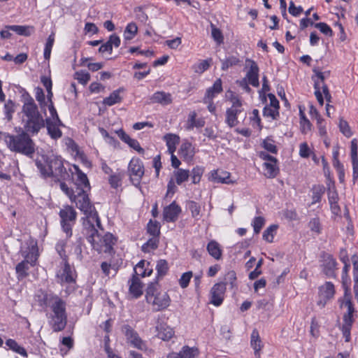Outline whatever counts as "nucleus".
<instances>
[{
	"label": "nucleus",
	"instance_id": "ddd939ff",
	"mask_svg": "<svg viewBox=\"0 0 358 358\" xmlns=\"http://www.w3.org/2000/svg\"><path fill=\"white\" fill-rule=\"evenodd\" d=\"M123 334L125 335L127 342L134 347L143 350L145 348V343L139 337L138 333L134 331L129 325H124L122 328Z\"/></svg>",
	"mask_w": 358,
	"mask_h": 358
},
{
	"label": "nucleus",
	"instance_id": "a878e982",
	"mask_svg": "<svg viewBox=\"0 0 358 358\" xmlns=\"http://www.w3.org/2000/svg\"><path fill=\"white\" fill-rule=\"evenodd\" d=\"M124 89L120 87L117 90L113 91L109 96L106 97L103 103L106 106H111L115 103H119L122 101V97L120 96V93L123 92Z\"/></svg>",
	"mask_w": 358,
	"mask_h": 358
},
{
	"label": "nucleus",
	"instance_id": "39448f33",
	"mask_svg": "<svg viewBox=\"0 0 358 358\" xmlns=\"http://www.w3.org/2000/svg\"><path fill=\"white\" fill-rule=\"evenodd\" d=\"M36 165L45 178L52 177L60 180H65L69 176L60 157L52 155L48 157L44 162L36 159Z\"/></svg>",
	"mask_w": 358,
	"mask_h": 358
},
{
	"label": "nucleus",
	"instance_id": "2eb2a0df",
	"mask_svg": "<svg viewBox=\"0 0 358 358\" xmlns=\"http://www.w3.org/2000/svg\"><path fill=\"white\" fill-rule=\"evenodd\" d=\"M199 355V350L197 348H190L188 345H185L178 353H169L167 358H196Z\"/></svg>",
	"mask_w": 358,
	"mask_h": 358
},
{
	"label": "nucleus",
	"instance_id": "4468645a",
	"mask_svg": "<svg viewBox=\"0 0 358 358\" xmlns=\"http://www.w3.org/2000/svg\"><path fill=\"white\" fill-rule=\"evenodd\" d=\"M226 291V283L217 282L210 289V303L215 306L222 304Z\"/></svg>",
	"mask_w": 358,
	"mask_h": 358
},
{
	"label": "nucleus",
	"instance_id": "7ed1b4c3",
	"mask_svg": "<svg viewBox=\"0 0 358 358\" xmlns=\"http://www.w3.org/2000/svg\"><path fill=\"white\" fill-rule=\"evenodd\" d=\"M84 229L86 238L91 243L92 248L98 252L110 253L116 242L115 237L110 233L101 236L98 229L103 230L102 226L98 227L95 222H84Z\"/></svg>",
	"mask_w": 358,
	"mask_h": 358
},
{
	"label": "nucleus",
	"instance_id": "69168bd1",
	"mask_svg": "<svg viewBox=\"0 0 358 358\" xmlns=\"http://www.w3.org/2000/svg\"><path fill=\"white\" fill-rule=\"evenodd\" d=\"M263 147L265 150L271 153H276L278 150L277 147L273 143V141L269 138H267L263 141Z\"/></svg>",
	"mask_w": 358,
	"mask_h": 358
},
{
	"label": "nucleus",
	"instance_id": "bf43d9fd",
	"mask_svg": "<svg viewBox=\"0 0 358 358\" xmlns=\"http://www.w3.org/2000/svg\"><path fill=\"white\" fill-rule=\"evenodd\" d=\"M264 223H265V220L264 219V217H256L253 222H252V226H253V228H254V232L256 234H258L262 227L264 225Z\"/></svg>",
	"mask_w": 358,
	"mask_h": 358
},
{
	"label": "nucleus",
	"instance_id": "9b49d317",
	"mask_svg": "<svg viewBox=\"0 0 358 358\" xmlns=\"http://www.w3.org/2000/svg\"><path fill=\"white\" fill-rule=\"evenodd\" d=\"M246 67L248 68L245 80H248L249 84L253 87H257L259 85V67L257 63L250 59L245 60Z\"/></svg>",
	"mask_w": 358,
	"mask_h": 358
},
{
	"label": "nucleus",
	"instance_id": "bb28decb",
	"mask_svg": "<svg viewBox=\"0 0 358 358\" xmlns=\"http://www.w3.org/2000/svg\"><path fill=\"white\" fill-rule=\"evenodd\" d=\"M336 266V262L331 255H327L324 259L323 264L324 273L328 277H335V268Z\"/></svg>",
	"mask_w": 358,
	"mask_h": 358
},
{
	"label": "nucleus",
	"instance_id": "b1692460",
	"mask_svg": "<svg viewBox=\"0 0 358 358\" xmlns=\"http://www.w3.org/2000/svg\"><path fill=\"white\" fill-rule=\"evenodd\" d=\"M74 169L76 171L77 179L73 187H80L81 188L90 189V185L87 175L80 170L78 166L74 165Z\"/></svg>",
	"mask_w": 358,
	"mask_h": 358
},
{
	"label": "nucleus",
	"instance_id": "1a4fd4ad",
	"mask_svg": "<svg viewBox=\"0 0 358 358\" xmlns=\"http://www.w3.org/2000/svg\"><path fill=\"white\" fill-rule=\"evenodd\" d=\"M341 308H346L347 312L343 317V322L353 323V313L355 312L354 305L351 300V295L346 289L342 298L338 299Z\"/></svg>",
	"mask_w": 358,
	"mask_h": 358
},
{
	"label": "nucleus",
	"instance_id": "6ab92c4d",
	"mask_svg": "<svg viewBox=\"0 0 358 358\" xmlns=\"http://www.w3.org/2000/svg\"><path fill=\"white\" fill-rule=\"evenodd\" d=\"M222 83L220 78L217 79L213 85L206 90V94L203 99V102H210L214 97L222 92Z\"/></svg>",
	"mask_w": 358,
	"mask_h": 358
},
{
	"label": "nucleus",
	"instance_id": "6e6552de",
	"mask_svg": "<svg viewBox=\"0 0 358 358\" xmlns=\"http://www.w3.org/2000/svg\"><path fill=\"white\" fill-rule=\"evenodd\" d=\"M128 172L132 184L136 187H138L141 180L144 175L143 162L138 158H133L129 164Z\"/></svg>",
	"mask_w": 358,
	"mask_h": 358
},
{
	"label": "nucleus",
	"instance_id": "c85d7f7f",
	"mask_svg": "<svg viewBox=\"0 0 358 358\" xmlns=\"http://www.w3.org/2000/svg\"><path fill=\"white\" fill-rule=\"evenodd\" d=\"M164 140L166 143L169 153L174 152L176 150V145L180 142V137L176 134H167L164 136Z\"/></svg>",
	"mask_w": 358,
	"mask_h": 358
},
{
	"label": "nucleus",
	"instance_id": "f3484780",
	"mask_svg": "<svg viewBox=\"0 0 358 358\" xmlns=\"http://www.w3.org/2000/svg\"><path fill=\"white\" fill-rule=\"evenodd\" d=\"M181 212L180 207L175 201L166 206L163 210V218L167 222H175Z\"/></svg>",
	"mask_w": 358,
	"mask_h": 358
},
{
	"label": "nucleus",
	"instance_id": "9d476101",
	"mask_svg": "<svg viewBox=\"0 0 358 358\" xmlns=\"http://www.w3.org/2000/svg\"><path fill=\"white\" fill-rule=\"evenodd\" d=\"M57 278L58 281L62 284L76 282V271L71 267L68 260L63 262V267L57 272Z\"/></svg>",
	"mask_w": 358,
	"mask_h": 358
},
{
	"label": "nucleus",
	"instance_id": "864d4df0",
	"mask_svg": "<svg viewBox=\"0 0 358 358\" xmlns=\"http://www.w3.org/2000/svg\"><path fill=\"white\" fill-rule=\"evenodd\" d=\"M156 269L157 271L158 275H164L169 270L167 262L164 259L159 260L157 263Z\"/></svg>",
	"mask_w": 358,
	"mask_h": 358
},
{
	"label": "nucleus",
	"instance_id": "4c0bfd02",
	"mask_svg": "<svg viewBox=\"0 0 358 358\" xmlns=\"http://www.w3.org/2000/svg\"><path fill=\"white\" fill-rule=\"evenodd\" d=\"M174 176L176 178V183L180 185L183 182H185L188 180L190 174L188 170H185L182 169H178L177 171L174 172Z\"/></svg>",
	"mask_w": 358,
	"mask_h": 358
},
{
	"label": "nucleus",
	"instance_id": "dca6fc26",
	"mask_svg": "<svg viewBox=\"0 0 358 358\" xmlns=\"http://www.w3.org/2000/svg\"><path fill=\"white\" fill-rule=\"evenodd\" d=\"M44 121L48 134L52 139L57 140L62 136V131L59 129V127L64 126L62 121H60V123H58L56 121H50V120L45 119Z\"/></svg>",
	"mask_w": 358,
	"mask_h": 358
},
{
	"label": "nucleus",
	"instance_id": "a18cd8bd",
	"mask_svg": "<svg viewBox=\"0 0 358 358\" xmlns=\"http://www.w3.org/2000/svg\"><path fill=\"white\" fill-rule=\"evenodd\" d=\"M83 241L82 238H79L73 245V255L76 256V258L78 261H82L83 259Z\"/></svg>",
	"mask_w": 358,
	"mask_h": 358
},
{
	"label": "nucleus",
	"instance_id": "3c124183",
	"mask_svg": "<svg viewBox=\"0 0 358 358\" xmlns=\"http://www.w3.org/2000/svg\"><path fill=\"white\" fill-rule=\"evenodd\" d=\"M279 108H273L266 106L263 110V115L264 117H271L272 120H276L279 117Z\"/></svg>",
	"mask_w": 358,
	"mask_h": 358
},
{
	"label": "nucleus",
	"instance_id": "8fccbe9b",
	"mask_svg": "<svg viewBox=\"0 0 358 358\" xmlns=\"http://www.w3.org/2000/svg\"><path fill=\"white\" fill-rule=\"evenodd\" d=\"M146 262L145 260H141L135 268V275H141L142 277L145 276H149L152 273V270H150L148 272L146 271V270H143L145 267Z\"/></svg>",
	"mask_w": 358,
	"mask_h": 358
},
{
	"label": "nucleus",
	"instance_id": "a19ab883",
	"mask_svg": "<svg viewBox=\"0 0 358 358\" xmlns=\"http://www.w3.org/2000/svg\"><path fill=\"white\" fill-rule=\"evenodd\" d=\"M8 29H11L12 31L16 32L17 34L21 36H29L31 35L30 29H33L32 27H26V26H20V25H11L7 26Z\"/></svg>",
	"mask_w": 358,
	"mask_h": 358
},
{
	"label": "nucleus",
	"instance_id": "20e7f679",
	"mask_svg": "<svg viewBox=\"0 0 358 358\" xmlns=\"http://www.w3.org/2000/svg\"><path fill=\"white\" fill-rule=\"evenodd\" d=\"M46 306H50L52 311L50 325L54 331H62L67 323V315L66 313V303L64 300L56 295L45 294L41 300Z\"/></svg>",
	"mask_w": 358,
	"mask_h": 358
},
{
	"label": "nucleus",
	"instance_id": "e433bc0d",
	"mask_svg": "<svg viewBox=\"0 0 358 358\" xmlns=\"http://www.w3.org/2000/svg\"><path fill=\"white\" fill-rule=\"evenodd\" d=\"M138 32V27L136 23L131 22L127 24L124 31V37L127 41L131 40Z\"/></svg>",
	"mask_w": 358,
	"mask_h": 358
},
{
	"label": "nucleus",
	"instance_id": "4d7b16f0",
	"mask_svg": "<svg viewBox=\"0 0 358 358\" xmlns=\"http://www.w3.org/2000/svg\"><path fill=\"white\" fill-rule=\"evenodd\" d=\"M75 78L77 79L80 83L86 85L90 79V75L89 73L84 71H77L75 73Z\"/></svg>",
	"mask_w": 358,
	"mask_h": 358
},
{
	"label": "nucleus",
	"instance_id": "5701e85b",
	"mask_svg": "<svg viewBox=\"0 0 358 358\" xmlns=\"http://www.w3.org/2000/svg\"><path fill=\"white\" fill-rule=\"evenodd\" d=\"M230 173L223 171H213L210 175V180L214 182L230 184L234 182L229 180Z\"/></svg>",
	"mask_w": 358,
	"mask_h": 358
},
{
	"label": "nucleus",
	"instance_id": "13d9d810",
	"mask_svg": "<svg viewBox=\"0 0 358 358\" xmlns=\"http://www.w3.org/2000/svg\"><path fill=\"white\" fill-rule=\"evenodd\" d=\"M36 99L38 102L41 108L46 104L45 96L43 90L40 87L35 88Z\"/></svg>",
	"mask_w": 358,
	"mask_h": 358
},
{
	"label": "nucleus",
	"instance_id": "052dcab7",
	"mask_svg": "<svg viewBox=\"0 0 358 358\" xmlns=\"http://www.w3.org/2000/svg\"><path fill=\"white\" fill-rule=\"evenodd\" d=\"M192 277V272L188 271L184 273L179 280V284L182 288H185L188 286L189 282Z\"/></svg>",
	"mask_w": 358,
	"mask_h": 358
},
{
	"label": "nucleus",
	"instance_id": "680f3d73",
	"mask_svg": "<svg viewBox=\"0 0 358 358\" xmlns=\"http://www.w3.org/2000/svg\"><path fill=\"white\" fill-rule=\"evenodd\" d=\"M315 27L320 29V31L327 36H332L333 31L331 27L324 22H319L315 24Z\"/></svg>",
	"mask_w": 358,
	"mask_h": 358
},
{
	"label": "nucleus",
	"instance_id": "ea45409f",
	"mask_svg": "<svg viewBox=\"0 0 358 358\" xmlns=\"http://www.w3.org/2000/svg\"><path fill=\"white\" fill-rule=\"evenodd\" d=\"M180 155L185 159H190L193 157L194 152L190 143H184L180 149Z\"/></svg>",
	"mask_w": 358,
	"mask_h": 358
},
{
	"label": "nucleus",
	"instance_id": "a211bd4d",
	"mask_svg": "<svg viewBox=\"0 0 358 358\" xmlns=\"http://www.w3.org/2000/svg\"><path fill=\"white\" fill-rule=\"evenodd\" d=\"M238 115H241L243 119H245L247 113L242 109L228 108L227 110L225 122L229 127L231 128L238 124Z\"/></svg>",
	"mask_w": 358,
	"mask_h": 358
},
{
	"label": "nucleus",
	"instance_id": "4be33fe9",
	"mask_svg": "<svg viewBox=\"0 0 358 358\" xmlns=\"http://www.w3.org/2000/svg\"><path fill=\"white\" fill-rule=\"evenodd\" d=\"M156 330L158 338L163 341H169L174 335L173 329L165 323H158L156 326Z\"/></svg>",
	"mask_w": 358,
	"mask_h": 358
},
{
	"label": "nucleus",
	"instance_id": "cd10ccee",
	"mask_svg": "<svg viewBox=\"0 0 358 358\" xmlns=\"http://www.w3.org/2000/svg\"><path fill=\"white\" fill-rule=\"evenodd\" d=\"M207 250L210 256L217 260L222 258V251L220 244L215 241H210L207 245Z\"/></svg>",
	"mask_w": 358,
	"mask_h": 358
},
{
	"label": "nucleus",
	"instance_id": "de8ad7c7",
	"mask_svg": "<svg viewBox=\"0 0 358 358\" xmlns=\"http://www.w3.org/2000/svg\"><path fill=\"white\" fill-rule=\"evenodd\" d=\"M55 41V34L52 33L48 38L44 49V58L49 59L51 54V50Z\"/></svg>",
	"mask_w": 358,
	"mask_h": 358
},
{
	"label": "nucleus",
	"instance_id": "0e129e2a",
	"mask_svg": "<svg viewBox=\"0 0 358 358\" xmlns=\"http://www.w3.org/2000/svg\"><path fill=\"white\" fill-rule=\"evenodd\" d=\"M65 243L63 241H59L56 245V250L59 253L61 258L63 259V262L65 260H68L67 255H66V252L64 250Z\"/></svg>",
	"mask_w": 358,
	"mask_h": 358
},
{
	"label": "nucleus",
	"instance_id": "72a5a7b5",
	"mask_svg": "<svg viewBox=\"0 0 358 358\" xmlns=\"http://www.w3.org/2000/svg\"><path fill=\"white\" fill-rule=\"evenodd\" d=\"M123 171H117L110 175L108 182L113 188H117L121 185V181L124 177Z\"/></svg>",
	"mask_w": 358,
	"mask_h": 358
},
{
	"label": "nucleus",
	"instance_id": "423d86ee",
	"mask_svg": "<svg viewBox=\"0 0 358 358\" xmlns=\"http://www.w3.org/2000/svg\"><path fill=\"white\" fill-rule=\"evenodd\" d=\"M145 299L152 307L153 311H161L167 308L171 299L166 292L160 289L157 282H151L145 290Z\"/></svg>",
	"mask_w": 358,
	"mask_h": 358
},
{
	"label": "nucleus",
	"instance_id": "c756f323",
	"mask_svg": "<svg viewBox=\"0 0 358 358\" xmlns=\"http://www.w3.org/2000/svg\"><path fill=\"white\" fill-rule=\"evenodd\" d=\"M196 112L193 111L189 113L186 127L187 130H192L194 127L199 128L204 126V120L203 118L196 119Z\"/></svg>",
	"mask_w": 358,
	"mask_h": 358
},
{
	"label": "nucleus",
	"instance_id": "c03bdc74",
	"mask_svg": "<svg viewBox=\"0 0 358 358\" xmlns=\"http://www.w3.org/2000/svg\"><path fill=\"white\" fill-rule=\"evenodd\" d=\"M159 240L157 238L152 237L142 245V250L145 252H150L158 247Z\"/></svg>",
	"mask_w": 358,
	"mask_h": 358
},
{
	"label": "nucleus",
	"instance_id": "6e6d98bb",
	"mask_svg": "<svg viewBox=\"0 0 358 358\" xmlns=\"http://www.w3.org/2000/svg\"><path fill=\"white\" fill-rule=\"evenodd\" d=\"M353 323H348V322H343L342 324V327H341V329L343 333V336L345 338V342H350L351 337H350V331L352 329Z\"/></svg>",
	"mask_w": 358,
	"mask_h": 358
},
{
	"label": "nucleus",
	"instance_id": "412c9836",
	"mask_svg": "<svg viewBox=\"0 0 358 358\" xmlns=\"http://www.w3.org/2000/svg\"><path fill=\"white\" fill-rule=\"evenodd\" d=\"M150 100L152 103H159L165 106L172 103V96L170 93L158 91L150 96Z\"/></svg>",
	"mask_w": 358,
	"mask_h": 358
},
{
	"label": "nucleus",
	"instance_id": "f8f14e48",
	"mask_svg": "<svg viewBox=\"0 0 358 358\" xmlns=\"http://www.w3.org/2000/svg\"><path fill=\"white\" fill-rule=\"evenodd\" d=\"M320 300L317 305L322 308L324 307L327 302L332 299L335 294L334 285L331 282H326L319 289Z\"/></svg>",
	"mask_w": 358,
	"mask_h": 358
},
{
	"label": "nucleus",
	"instance_id": "774afa93",
	"mask_svg": "<svg viewBox=\"0 0 358 358\" xmlns=\"http://www.w3.org/2000/svg\"><path fill=\"white\" fill-rule=\"evenodd\" d=\"M299 155L303 158H308L310 155V150L307 143H302L300 144Z\"/></svg>",
	"mask_w": 358,
	"mask_h": 358
},
{
	"label": "nucleus",
	"instance_id": "f257e3e1",
	"mask_svg": "<svg viewBox=\"0 0 358 358\" xmlns=\"http://www.w3.org/2000/svg\"><path fill=\"white\" fill-rule=\"evenodd\" d=\"M21 114L22 129L17 134H7L5 141L10 151L31 157L35 152V143L30 136L38 134L45 127V121L34 99L28 94L24 96Z\"/></svg>",
	"mask_w": 358,
	"mask_h": 358
},
{
	"label": "nucleus",
	"instance_id": "0eeeda50",
	"mask_svg": "<svg viewBox=\"0 0 358 358\" xmlns=\"http://www.w3.org/2000/svg\"><path fill=\"white\" fill-rule=\"evenodd\" d=\"M61 218V225L63 231L68 237L72 235V227L75 224L77 217V213L74 208L70 206H66L59 211Z\"/></svg>",
	"mask_w": 358,
	"mask_h": 358
},
{
	"label": "nucleus",
	"instance_id": "79ce46f5",
	"mask_svg": "<svg viewBox=\"0 0 358 358\" xmlns=\"http://www.w3.org/2000/svg\"><path fill=\"white\" fill-rule=\"evenodd\" d=\"M29 262L27 260L22 261L20 262L16 266V273L18 275L19 278H23L28 275L27 270L29 269L28 266Z\"/></svg>",
	"mask_w": 358,
	"mask_h": 358
},
{
	"label": "nucleus",
	"instance_id": "49530a36",
	"mask_svg": "<svg viewBox=\"0 0 358 358\" xmlns=\"http://www.w3.org/2000/svg\"><path fill=\"white\" fill-rule=\"evenodd\" d=\"M187 207L191 211L192 216L195 219H199L201 212V206L194 201H189L187 202Z\"/></svg>",
	"mask_w": 358,
	"mask_h": 358
},
{
	"label": "nucleus",
	"instance_id": "473e14b6",
	"mask_svg": "<svg viewBox=\"0 0 358 358\" xmlns=\"http://www.w3.org/2000/svg\"><path fill=\"white\" fill-rule=\"evenodd\" d=\"M211 62V58L205 60H201L199 63L194 64L192 66V69L194 73L201 74L210 66Z\"/></svg>",
	"mask_w": 358,
	"mask_h": 358
},
{
	"label": "nucleus",
	"instance_id": "09e8293b",
	"mask_svg": "<svg viewBox=\"0 0 358 358\" xmlns=\"http://www.w3.org/2000/svg\"><path fill=\"white\" fill-rule=\"evenodd\" d=\"M308 227L311 231L320 234L322 231V225L319 217H316L312 218L308 223Z\"/></svg>",
	"mask_w": 358,
	"mask_h": 358
},
{
	"label": "nucleus",
	"instance_id": "e2e57ef3",
	"mask_svg": "<svg viewBox=\"0 0 358 358\" xmlns=\"http://www.w3.org/2000/svg\"><path fill=\"white\" fill-rule=\"evenodd\" d=\"M212 28V36L214 38V40L219 44L223 43V35L221 32V31L216 28L213 24H211Z\"/></svg>",
	"mask_w": 358,
	"mask_h": 358
},
{
	"label": "nucleus",
	"instance_id": "aec40b11",
	"mask_svg": "<svg viewBox=\"0 0 358 358\" xmlns=\"http://www.w3.org/2000/svg\"><path fill=\"white\" fill-rule=\"evenodd\" d=\"M250 345L254 350L255 356L256 358L261 357V350L263 348V343L259 336L258 331L255 329L250 336Z\"/></svg>",
	"mask_w": 358,
	"mask_h": 358
},
{
	"label": "nucleus",
	"instance_id": "c9c22d12",
	"mask_svg": "<svg viewBox=\"0 0 358 358\" xmlns=\"http://www.w3.org/2000/svg\"><path fill=\"white\" fill-rule=\"evenodd\" d=\"M222 62L221 69L223 71L227 70L229 68L239 65L241 60L236 56L231 55L223 59Z\"/></svg>",
	"mask_w": 358,
	"mask_h": 358
},
{
	"label": "nucleus",
	"instance_id": "2f4dec72",
	"mask_svg": "<svg viewBox=\"0 0 358 358\" xmlns=\"http://www.w3.org/2000/svg\"><path fill=\"white\" fill-rule=\"evenodd\" d=\"M312 194V203L311 204H315L316 203H319L321 201V199L323 194L325 192V187L322 185H315L313 186L311 189Z\"/></svg>",
	"mask_w": 358,
	"mask_h": 358
},
{
	"label": "nucleus",
	"instance_id": "37998d69",
	"mask_svg": "<svg viewBox=\"0 0 358 358\" xmlns=\"http://www.w3.org/2000/svg\"><path fill=\"white\" fill-rule=\"evenodd\" d=\"M147 230L150 235L157 238L160 234L159 223L157 221L150 220L148 224Z\"/></svg>",
	"mask_w": 358,
	"mask_h": 358
},
{
	"label": "nucleus",
	"instance_id": "338daca9",
	"mask_svg": "<svg viewBox=\"0 0 358 358\" xmlns=\"http://www.w3.org/2000/svg\"><path fill=\"white\" fill-rule=\"evenodd\" d=\"M339 128H340L341 131L345 136L349 137L351 136L352 133L350 129V127L348 125V123L345 120H344L343 119H340Z\"/></svg>",
	"mask_w": 358,
	"mask_h": 358
},
{
	"label": "nucleus",
	"instance_id": "5fc2aeb1",
	"mask_svg": "<svg viewBox=\"0 0 358 358\" xmlns=\"http://www.w3.org/2000/svg\"><path fill=\"white\" fill-rule=\"evenodd\" d=\"M203 173V169L199 166L194 168L191 172L192 182L197 184L200 182L201 178Z\"/></svg>",
	"mask_w": 358,
	"mask_h": 358
},
{
	"label": "nucleus",
	"instance_id": "f704fd0d",
	"mask_svg": "<svg viewBox=\"0 0 358 358\" xmlns=\"http://www.w3.org/2000/svg\"><path fill=\"white\" fill-rule=\"evenodd\" d=\"M6 345L13 351L18 353L24 357H27L26 350L18 345V343L13 339L9 338L6 341Z\"/></svg>",
	"mask_w": 358,
	"mask_h": 358
},
{
	"label": "nucleus",
	"instance_id": "603ef678",
	"mask_svg": "<svg viewBox=\"0 0 358 358\" xmlns=\"http://www.w3.org/2000/svg\"><path fill=\"white\" fill-rule=\"evenodd\" d=\"M15 104L12 100L8 99L6 101L4 104V110L8 120H10L12 119L13 114L15 112Z\"/></svg>",
	"mask_w": 358,
	"mask_h": 358
},
{
	"label": "nucleus",
	"instance_id": "58836bf2",
	"mask_svg": "<svg viewBox=\"0 0 358 358\" xmlns=\"http://www.w3.org/2000/svg\"><path fill=\"white\" fill-rule=\"evenodd\" d=\"M278 227L276 224L268 227L263 233V239L268 243H272Z\"/></svg>",
	"mask_w": 358,
	"mask_h": 358
},
{
	"label": "nucleus",
	"instance_id": "7c9ffc66",
	"mask_svg": "<svg viewBox=\"0 0 358 358\" xmlns=\"http://www.w3.org/2000/svg\"><path fill=\"white\" fill-rule=\"evenodd\" d=\"M264 166L265 167L264 175L267 178H273L277 176L278 173V169L277 167V159L270 162H264Z\"/></svg>",
	"mask_w": 358,
	"mask_h": 358
},
{
	"label": "nucleus",
	"instance_id": "f03ea898",
	"mask_svg": "<svg viewBox=\"0 0 358 358\" xmlns=\"http://www.w3.org/2000/svg\"><path fill=\"white\" fill-rule=\"evenodd\" d=\"M61 189L68 196L71 202L80 209L86 216L84 222H95L98 227L101 228V221L94 205L91 203L87 192L90 189L85 188H69L65 182L60 183Z\"/></svg>",
	"mask_w": 358,
	"mask_h": 358
},
{
	"label": "nucleus",
	"instance_id": "393cba45",
	"mask_svg": "<svg viewBox=\"0 0 358 358\" xmlns=\"http://www.w3.org/2000/svg\"><path fill=\"white\" fill-rule=\"evenodd\" d=\"M142 283L138 276L134 275L130 280L129 292L135 297L138 298L142 295Z\"/></svg>",
	"mask_w": 358,
	"mask_h": 358
}]
</instances>
